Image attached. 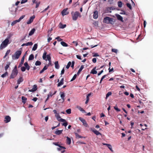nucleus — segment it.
I'll return each mask as SVG.
<instances>
[{
    "label": "nucleus",
    "instance_id": "nucleus-47",
    "mask_svg": "<svg viewBox=\"0 0 153 153\" xmlns=\"http://www.w3.org/2000/svg\"><path fill=\"white\" fill-rule=\"evenodd\" d=\"M9 64H7L6 65L5 67V69L6 71H7V69L9 67V65L10 64V63L9 62Z\"/></svg>",
    "mask_w": 153,
    "mask_h": 153
},
{
    "label": "nucleus",
    "instance_id": "nucleus-9",
    "mask_svg": "<svg viewBox=\"0 0 153 153\" xmlns=\"http://www.w3.org/2000/svg\"><path fill=\"white\" fill-rule=\"evenodd\" d=\"M11 120V117L9 116H6L5 117L4 122L6 123H8L10 122Z\"/></svg>",
    "mask_w": 153,
    "mask_h": 153
},
{
    "label": "nucleus",
    "instance_id": "nucleus-40",
    "mask_svg": "<svg viewBox=\"0 0 153 153\" xmlns=\"http://www.w3.org/2000/svg\"><path fill=\"white\" fill-rule=\"evenodd\" d=\"M71 64V62H69L68 63L67 65L66 66V68L67 69H68L70 67V66Z\"/></svg>",
    "mask_w": 153,
    "mask_h": 153
},
{
    "label": "nucleus",
    "instance_id": "nucleus-50",
    "mask_svg": "<svg viewBox=\"0 0 153 153\" xmlns=\"http://www.w3.org/2000/svg\"><path fill=\"white\" fill-rule=\"evenodd\" d=\"M127 6L131 10L132 9V7L131 4L129 3L126 4Z\"/></svg>",
    "mask_w": 153,
    "mask_h": 153
},
{
    "label": "nucleus",
    "instance_id": "nucleus-45",
    "mask_svg": "<svg viewBox=\"0 0 153 153\" xmlns=\"http://www.w3.org/2000/svg\"><path fill=\"white\" fill-rule=\"evenodd\" d=\"M79 2H78V1H77L74 4H73V7H76L77 5H79Z\"/></svg>",
    "mask_w": 153,
    "mask_h": 153
},
{
    "label": "nucleus",
    "instance_id": "nucleus-52",
    "mask_svg": "<svg viewBox=\"0 0 153 153\" xmlns=\"http://www.w3.org/2000/svg\"><path fill=\"white\" fill-rule=\"evenodd\" d=\"M111 51L117 53V50L115 49H112L111 50Z\"/></svg>",
    "mask_w": 153,
    "mask_h": 153
},
{
    "label": "nucleus",
    "instance_id": "nucleus-42",
    "mask_svg": "<svg viewBox=\"0 0 153 153\" xmlns=\"http://www.w3.org/2000/svg\"><path fill=\"white\" fill-rule=\"evenodd\" d=\"M64 84V82L60 81V82L58 84L57 86L59 87L61 85H63Z\"/></svg>",
    "mask_w": 153,
    "mask_h": 153
},
{
    "label": "nucleus",
    "instance_id": "nucleus-21",
    "mask_svg": "<svg viewBox=\"0 0 153 153\" xmlns=\"http://www.w3.org/2000/svg\"><path fill=\"white\" fill-rule=\"evenodd\" d=\"M84 68V65H82L81 66L80 68L79 69V70H78V72H77V74L78 75H79V74H80L81 72L82 71L83 69Z\"/></svg>",
    "mask_w": 153,
    "mask_h": 153
},
{
    "label": "nucleus",
    "instance_id": "nucleus-32",
    "mask_svg": "<svg viewBox=\"0 0 153 153\" xmlns=\"http://www.w3.org/2000/svg\"><path fill=\"white\" fill-rule=\"evenodd\" d=\"M60 43L64 47H67L68 46V44L64 42H61Z\"/></svg>",
    "mask_w": 153,
    "mask_h": 153
},
{
    "label": "nucleus",
    "instance_id": "nucleus-27",
    "mask_svg": "<svg viewBox=\"0 0 153 153\" xmlns=\"http://www.w3.org/2000/svg\"><path fill=\"white\" fill-rule=\"evenodd\" d=\"M23 80V79L22 77H21L19 78L17 80V83L19 84L21 82H22Z\"/></svg>",
    "mask_w": 153,
    "mask_h": 153
},
{
    "label": "nucleus",
    "instance_id": "nucleus-63",
    "mask_svg": "<svg viewBox=\"0 0 153 153\" xmlns=\"http://www.w3.org/2000/svg\"><path fill=\"white\" fill-rule=\"evenodd\" d=\"M75 63V62L74 61H73L72 62L71 65V67L72 68H73L74 66V64Z\"/></svg>",
    "mask_w": 153,
    "mask_h": 153
},
{
    "label": "nucleus",
    "instance_id": "nucleus-19",
    "mask_svg": "<svg viewBox=\"0 0 153 153\" xmlns=\"http://www.w3.org/2000/svg\"><path fill=\"white\" fill-rule=\"evenodd\" d=\"M37 89V85H34L33 86V88L31 90H29V91L31 92H33L36 91Z\"/></svg>",
    "mask_w": 153,
    "mask_h": 153
},
{
    "label": "nucleus",
    "instance_id": "nucleus-51",
    "mask_svg": "<svg viewBox=\"0 0 153 153\" xmlns=\"http://www.w3.org/2000/svg\"><path fill=\"white\" fill-rule=\"evenodd\" d=\"M107 147L111 152H113V150H112V146L111 145L109 144V146H108Z\"/></svg>",
    "mask_w": 153,
    "mask_h": 153
},
{
    "label": "nucleus",
    "instance_id": "nucleus-33",
    "mask_svg": "<svg viewBox=\"0 0 153 153\" xmlns=\"http://www.w3.org/2000/svg\"><path fill=\"white\" fill-rule=\"evenodd\" d=\"M37 46L38 45L37 44H35L34 45L33 47L32 48V50L35 51L37 48Z\"/></svg>",
    "mask_w": 153,
    "mask_h": 153
},
{
    "label": "nucleus",
    "instance_id": "nucleus-43",
    "mask_svg": "<svg viewBox=\"0 0 153 153\" xmlns=\"http://www.w3.org/2000/svg\"><path fill=\"white\" fill-rule=\"evenodd\" d=\"M8 74V73L7 72H6L5 73H4V74H3L1 76V77L4 78L5 77H6Z\"/></svg>",
    "mask_w": 153,
    "mask_h": 153
},
{
    "label": "nucleus",
    "instance_id": "nucleus-13",
    "mask_svg": "<svg viewBox=\"0 0 153 153\" xmlns=\"http://www.w3.org/2000/svg\"><path fill=\"white\" fill-rule=\"evenodd\" d=\"M91 131L97 135H101V134L95 128H92Z\"/></svg>",
    "mask_w": 153,
    "mask_h": 153
},
{
    "label": "nucleus",
    "instance_id": "nucleus-5",
    "mask_svg": "<svg viewBox=\"0 0 153 153\" xmlns=\"http://www.w3.org/2000/svg\"><path fill=\"white\" fill-rule=\"evenodd\" d=\"M47 52L46 51H45L43 54L42 56V58L43 59L45 60L46 58L47 57L48 60L49 61L51 60V57L50 56V54H48L46 55Z\"/></svg>",
    "mask_w": 153,
    "mask_h": 153
},
{
    "label": "nucleus",
    "instance_id": "nucleus-10",
    "mask_svg": "<svg viewBox=\"0 0 153 153\" xmlns=\"http://www.w3.org/2000/svg\"><path fill=\"white\" fill-rule=\"evenodd\" d=\"M68 8H66L64 9L62 12L61 13L63 16L67 15L68 14V12L67 11Z\"/></svg>",
    "mask_w": 153,
    "mask_h": 153
},
{
    "label": "nucleus",
    "instance_id": "nucleus-48",
    "mask_svg": "<svg viewBox=\"0 0 153 153\" xmlns=\"http://www.w3.org/2000/svg\"><path fill=\"white\" fill-rule=\"evenodd\" d=\"M21 70L22 71L24 72L25 71L26 68H25V67H24V66L22 67V66L21 67Z\"/></svg>",
    "mask_w": 153,
    "mask_h": 153
},
{
    "label": "nucleus",
    "instance_id": "nucleus-38",
    "mask_svg": "<svg viewBox=\"0 0 153 153\" xmlns=\"http://www.w3.org/2000/svg\"><path fill=\"white\" fill-rule=\"evenodd\" d=\"M60 25L59 26V27L61 28H64L66 26V25H62L61 23H60Z\"/></svg>",
    "mask_w": 153,
    "mask_h": 153
},
{
    "label": "nucleus",
    "instance_id": "nucleus-54",
    "mask_svg": "<svg viewBox=\"0 0 153 153\" xmlns=\"http://www.w3.org/2000/svg\"><path fill=\"white\" fill-rule=\"evenodd\" d=\"M65 122L62 123V125L63 126H65V127H66V126L68 125V123L67 122H66H66Z\"/></svg>",
    "mask_w": 153,
    "mask_h": 153
},
{
    "label": "nucleus",
    "instance_id": "nucleus-17",
    "mask_svg": "<svg viewBox=\"0 0 153 153\" xmlns=\"http://www.w3.org/2000/svg\"><path fill=\"white\" fill-rule=\"evenodd\" d=\"M24 65L26 69L28 71L29 70L30 68V66L29 65L27 62H25L24 63Z\"/></svg>",
    "mask_w": 153,
    "mask_h": 153
},
{
    "label": "nucleus",
    "instance_id": "nucleus-37",
    "mask_svg": "<svg viewBox=\"0 0 153 153\" xmlns=\"http://www.w3.org/2000/svg\"><path fill=\"white\" fill-rule=\"evenodd\" d=\"M117 4L118 7H121L122 6V3L121 1H118L117 2Z\"/></svg>",
    "mask_w": 153,
    "mask_h": 153
},
{
    "label": "nucleus",
    "instance_id": "nucleus-57",
    "mask_svg": "<svg viewBox=\"0 0 153 153\" xmlns=\"http://www.w3.org/2000/svg\"><path fill=\"white\" fill-rule=\"evenodd\" d=\"M92 62L94 63H95L97 61V59L96 58H94L92 59Z\"/></svg>",
    "mask_w": 153,
    "mask_h": 153
},
{
    "label": "nucleus",
    "instance_id": "nucleus-64",
    "mask_svg": "<svg viewBox=\"0 0 153 153\" xmlns=\"http://www.w3.org/2000/svg\"><path fill=\"white\" fill-rule=\"evenodd\" d=\"M103 72V70L101 71L98 74V76L100 75Z\"/></svg>",
    "mask_w": 153,
    "mask_h": 153
},
{
    "label": "nucleus",
    "instance_id": "nucleus-34",
    "mask_svg": "<svg viewBox=\"0 0 153 153\" xmlns=\"http://www.w3.org/2000/svg\"><path fill=\"white\" fill-rule=\"evenodd\" d=\"M34 59V55L33 54H31L29 56L28 60H32Z\"/></svg>",
    "mask_w": 153,
    "mask_h": 153
},
{
    "label": "nucleus",
    "instance_id": "nucleus-8",
    "mask_svg": "<svg viewBox=\"0 0 153 153\" xmlns=\"http://www.w3.org/2000/svg\"><path fill=\"white\" fill-rule=\"evenodd\" d=\"M79 119L81 121V122H82V123H83V125L85 127H87L88 126V125L87 123L86 122V121L85 120L83 119V118L79 117Z\"/></svg>",
    "mask_w": 153,
    "mask_h": 153
},
{
    "label": "nucleus",
    "instance_id": "nucleus-35",
    "mask_svg": "<svg viewBox=\"0 0 153 153\" xmlns=\"http://www.w3.org/2000/svg\"><path fill=\"white\" fill-rule=\"evenodd\" d=\"M112 94L111 92L109 91L107 94L106 96L105 99H107V98L109 97V96L111 95Z\"/></svg>",
    "mask_w": 153,
    "mask_h": 153
},
{
    "label": "nucleus",
    "instance_id": "nucleus-14",
    "mask_svg": "<svg viewBox=\"0 0 153 153\" xmlns=\"http://www.w3.org/2000/svg\"><path fill=\"white\" fill-rule=\"evenodd\" d=\"M25 55H24L22 57V59L20 63L19 64L18 67V68H19L21 67L22 66L24 62V59H25Z\"/></svg>",
    "mask_w": 153,
    "mask_h": 153
},
{
    "label": "nucleus",
    "instance_id": "nucleus-36",
    "mask_svg": "<svg viewBox=\"0 0 153 153\" xmlns=\"http://www.w3.org/2000/svg\"><path fill=\"white\" fill-rule=\"evenodd\" d=\"M41 63L40 61H37L36 62L35 65L36 66L40 65H41Z\"/></svg>",
    "mask_w": 153,
    "mask_h": 153
},
{
    "label": "nucleus",
    "instance_id": "nucleus-62",
    "mask_svg": "<svg viewBox=\"0 0 153 153\" xmlns=\"http://www.w3.org/2000/svg\"><path fill=\"white\" fill-rule=\"evenodd\" d=\"M49 63L48 64V65L47 66H48V67L50 65H52V63H51V60H50V61H49Z\"/></svg>",
    "mask_w": 153,
    "mask_h": 153
},
{
    "label": "nucleus",
    "instance_id": "nucleus-24",
    "mask_svg": "<svg viewBox=\"0 0 153 153\" xmlns=\"http://www.w3.org/2000/svg\"><path fill=\"white\" fill-rule=\"evenodd\" d=\"M63 131V130H57L55 132V133L57 135H59L61 134Z\"/></svg>",
    "mask_w": 153,
    "mask_h": 153
},
{
    "label": "nucleus",
    "instance_id": "nucleus-2",
    "mask_svg": "<svg viewBox=\"0 0 153 153\" xmlns=\"http://www.w3.org/2000/svg\"><path fill=\"white\" fill-rule=\"evenodd\" d=\"M71 14L72 19L74 21H76L78 17H81L80 14L78 11H76L75 12L73 11L71 12Z\"/></svg>",
    "mask_w": 153,
    "mask_h": 153
},
{
    "label": "nucleus",
    "instance_id": "nucleus-16",
    "mask_svg": "<svg viewBox=\"0 0 153 153\" xmlns=\"http://www.w3.org/2000/svg\"><path fill=\"white\" fill-rule=\"evenodd\" d=\"M33 44V43L32 42H28L26 43H24L22 44V46H30L32 45Z\"/></svg>",
    "mask_w": 153,
    "mask_h": 153
},
{
    "label": "nucleus",
    "instance_id": "nucleus-59",
    "mask_svg": "<svg viewBox=\"0 0 153 153\" xmlns=\"http://www.w3.org/2000/svg\"><path fill=\"white\" fill-rule=\"evenodd\" d=\"M27 0H22L21 1V3L22 4L23 3H24L26 2H27Z\"/></svg>",
    "mask_w": 153,
    "mask_h": 153
},
{
    "label": "nucleus",
    "instance_id": "nucleus-28",
    "mask_svg": "<svg viewBox=\"0 0 153 153\" xmlns=\"http://www.w3.org/2000/svg\"><path fill=\"white\" fill-rule=\"evenodd\" d=\"M75 134L76 135V138H85V137H82V136L80 135H79V134H78L77 133H75Z\"/></svg>",
    "mask_w": 153,
    "mask_h": 153
},
{
    "label": "nucleus",
    "instance_id": "nucleus-15",
    "mask_svg": "<svg viewBox=\"0 0 153 153\" xmlns=\"http://www.w3.org/2000/svg\"><path fill=\"white\" fill-rule=\"evenodd\" d=\"M98 17V12L95 10L94 12L93 18L94 19H97Z\"/></svg>",
    "mask_w": 153,
    "mask_h": 153
},
{
    "label": "nucleus",
    "instance_id": "nucleus-39",
    "mask_svg": "<svg viewBox=\"0 0 153 153\" xmlns=\"http://www.w3.org/2000/svg\"><path fill=\"white\" fill-rule=\"evenodd\" d=\"M114 108L117 111H120V110L118 108L116 105L114 107Z\"/></svg>",
    "mask_w": 153,
    "mask_h": 153
},
{
    "label": "nucleus",
    "instance_id": "nucleus-49",
    "mask_svg": "<svg viewBox=\"0 0 153 153\" xmlns=\"http://www.w3.org/2000/svg\"><path fill=\"white\" fill-rule=\"evenodd\" d=\"M107 75H105L103 76L101 78L100 82V83H101L103 79L106 77V76H107Z\"/></svg>",
    "mask_w": 153,
    "mask_h": 153
},
{
    "label": "nucleus",
    "instance_id": "nucleus-18",
    "mask_svg": "<svg viewBox=\"0 0 153 153\" xmlns=\"http://www.w3.org/2000/svg\"><path fill=\"white\" fill-rule=\"evenodd\" d=\"M60 94L62 99V102H64L65 100L64 97H65V93L62 92H60Z\"/></svg>",
    "mask_w": 153,
    "mask_h": 153
},
{
    "label": "nucleus",
    "instance_id": "nucleus-29",
    "mask_svg": "<svg viewBox=\"0 0 153 153\" xmlns=\"http://www.w3.org/2000/svg\"><path fill=\"white\" fill-rule=\"evenodd\" d=\"M67 140H66V142L67 144L68 145H70L71 143V140L69 137H67Z\"/></svg>",
    "mask_w": 153,
    "mask_h": 153
},
{
    "label": "nucleus",
    "instance_id": "nucleus-1",
    "mask_svg": "<svg viewBox=\"0 0 153 153\" xmlns=\"http://www.w3.org/2000/svg\"><path fill=\"white\" fill-rule=\"evenodd\" d=\"M103 22H104L106 23H110L112 25H113L114 24L115 21V20H114L112 18L106 16L104 18Z\"/></svg>",
    "mask_w": 153,
    "mask_h": 153
},
{
    "label": "nucleus",
    "instance_id": "nucleus-6",
    "mask_svg": "<svg viewBox=\"0 0 153 153\" xmlns=\"http://www.w3.org/2000/svg\"><path fill=\"white\" fill-rule=\"evenodd\" d=\"M55 117L57 118V120L58 121L61 122H66V120L62 119L61 118V117L59 116V114H55Z\"/></svg>",
    "mask_w": 153,
    "mask_h": 153
},
{
    "label": "nucleus",
    "instance_id": "nucleus-4",
    "mask_svg": "<svg viewBox=\"0 0 153 153\" xmlns=\"http://www.w3.org/2000/svg\"><path fill=\"white\" fill-rule=\"evenodd\" d=\"M22 53V51H17L15 53L14 55H12V57L15 58V59H18Z\"/></svg>",
    "mask_w": 153,
    "mask_h": 153
},
{
    "label": "nucleus",
    "instance_id": "nucleus-56",
    "mask_svg": "<svg viewBox=\"0 0 153 153\" xmlns=\"http://www.w3.org/2000/svg\"><path fill=\"white\" fill-rule=\"evenodd\" d=\"M25 17V15H22V16H21L20 18H19V20L20 21L22 19H23Z\"/></svg>",
    "mask_w": 153,
    "mask_h": 153
},
{
    "label": "nucleus",
    "instance_id": "nucleus-44",
    "mask_svg": "<svg viewBox=\"0 0 153 153\" xmlns=\"http://www.w3.org/2000/svg\"><path fill=\"white\" fill-rule=\"evenodd\" d=\"M66 112L68 114H70L71 113V109H68L66 110Z\"/></svg>",
    "mask_w": 153,
    "mask_h": 153
},
{
    "label": "nucleus",
    "instance_id": "nucleus-7",
    "mask_svg": "<svg viewBox=\"0 0 153 153\" xmlns=\"http://www.w3.org/2000/svg\"><path fill=\"white\" fill-rule=\"evenodd\" d=\"M18 72L12 71L10 78V79H13L15 78L18 74Z\"/></svg>",
    "mask_w": 153,
    "mask_h": 153
},
{
    "label": "nucleus",
    "instance_id": "nucleus-41",
    "mask_svg": "<svg viewBox=\"0 0 153 153\" xmlns=\"http://www.w3.org/2000/svg\"><path fill=\"white\" fill-rule=\"evenodd\" d=\"M77 75V74H75L73 76L71 80V82L74 81V80L75 79Z\"/></svg>",
    "mask_w": 153,
    "mask_h": 153
},
{
    "label": "nucleus",
    "instance_id": "nucleus-11",
    "mask_svg": "<svg viewBox=\"0 0 153 153\" xmlns=\"http://www.w3.org/2000/svg\"><path fill=\"white\" fill-rule=\"evenodd\" d=\"M35 16H33L30 17L29 20L27 22V24H29L31 23L33 21L34 19L35 18Z\"/></svg>",
    "mask_w": 153,
    "mask_h": 153
},
{
    "label": "nucleus",
    "instance_id": "nucleus-61",
    "mask_svg": "<svg viewBox=\"0 0 153 153\" xmlns=\"http://www.w3.org/2000/svg\"><path fill=\"white\" fill-rule=\"evenodd\" d=\"M53 95V94H52V92L51 91L49 92L48 95V96H49V97H51Z\"/></svg>",
    "mask_w": 153,
    "mask_h": 153
},
{
    "label": "nucleus",
    "instance_id": "nucleus-58",
    "mask_svg": "<svg viewBox=\"0 0 153 153\" xmlns=\"http://www.w3.org/2000/svg\"><path fill=\"white\" fill-rule=\"evenodd\" d=\"M13 71H16V72H18V71H17V66H15L14 68V69H13Z\"/></svg>",
    "mask_w": 153,
    "mask_h": 153
},
{
    "label": "nucleus",
    "instance_id": "nucleus-53",
    "mask_svg": "<svg viewBox=\"0 0 153 153\" xmlns=\"http://www.w3.org/2000/svg\"><path fill=\"white\" fill-rule=\"evenodd\" d=\"M55 39H57L59 41H61L62 40V39L60 38L59 36H58L55 38Z\"/></svg>",
    "mask_w": 153,
    "mask_h": 153
},
{
    "label": "nucleus",
    "instance_id": "nucleus-60",
    "mask_svg": "<svg viewBox=\"0 0 153 153\" xmlns=\"http://www.w3.org/2000/svg\"><path fill=\"white\" fill-rule=\"evenodd\" d=\"M10 50H7L5 53V55H6L7 56L10 53Z\"/></svg>",
    "mask_w": 153,
    "mask_h": 153
},
{
    "label": "nucleus",
    "instance_id": "nucleus-23",
    "mask_svg": "<svg viewBox=\"0 0 153 153\" xmlns=\"http://www.w3.org/2000/svg\"><path fill=\"white\" fill-rule=\"evenodd\" d=\"M96 67H95L91 70V73L93 74H96L97 73V71L96 70Z\"/></svg>",
    "mask_w": 153,
    "mask_h": 153
},
{
    "label": "nucleus",
    "instance_id": "nucleus-12",
    "mask_svg": "<svg viewBox=\"0 0 153 153\" xmlns=\"http://www.w3.org/2000/svg\"><path fill=\"white\" fill-rule=\"evenodd\" d=\"M115 15L117 17V19L118 20L122 22H123V18L120 15L118 14H115Z\"/></svg>",
    "mask_w": 153,
    "mask_h": 153
},
{
    "label": "nucleus",
    "instance_id": "nucleus-31",
    "mask_svg": "<svg viewBox=\"0 0 153 153\" xmlns=\"http://www.w3.org/2000/svg\"><path fill=\"white\" fill-rule=\"evenodd\" d=\"M22 102L23 103H26L27 99L24 96H22Z\"/></svg>",
    "mask_w": 153,
    "mask_h": 153
},
{
    "label": "nucleus",
    "instance_id": "nucleus-22",
    "mask_svg": "<svg viewBox=\"0 0 153 153\" xmlns=\"http://www.w3.org/2000/svg\"><path fill=\"white\" fill-rule=\"evenodd\" d=\"M36 30L35 28L32 29L30 31L29 33V36H31L33 35L34 33Z\"/></svg>",
    "mask_w": 153,
    "mask_h": 153
},
{
    "label": "nucleus",
    "instance_id": "nucleus-25",
    "mask_svg": "<svg viewBox=\"0 0 153 153\" xmlns=\"http://www.w3.org/2000/svg\"><path fill=\"white\" fill-rule=\"evenodd\" d=\"M58 143H59L58 142H53V144L55 146H57L59 147L60 148H63L64 149H65V148L60 146L58 144Z\"/></svg>",
    "mask_w": 153,
    "mask_h": 153
},
{
    "label": "nucleus",
    "instance_id": "nucleus-20",
    "mask_svg": "<svg viewBox=\"0 0 153 153\" xmlns=\"http://www.w3.org/2000/svg\"><path fill=\"white\" fill-rule=\"evenodd\" d=\"M76 108L79 109L80 111L82 112V113H86L85 111L81 107L78 105L76 106Z\"/></svg>",
    "mask_w": 153,
    "mask_h": 153
},
{
    "label": "nucleus",
    "instance_id": "nucleus-46",
    "mask_svg": "<svg viewBox=\"0 0 153 153\" xmlns=\"http://www.w3.org/2000/svg\"><path fill=\"white\" fill-rule=\"evenodd\" d=\"M40 3V2L39 1L38 2H36V8H37L39 7Z\"/></svg>",
    "mask_w": 153,
    "mask_h": 153
},
{
    "label": "nucleus",
    "instance_id": "nucleus-30",
    "mask_svg": "<svg viewBox=\"0 0 153 153\" xmlns=\"http://www.w3.org/2000/svg\"><path fill=\"white\" fill-rule=\"evenodd\" d=\"M48 68V66L47 65H45L43 68V69L40 71V74H42L44 72V71L47 70Z\"/></svg>",
    "mask_w": 153,
    "mask_h": 153
},
{
    "label": "nucleus",
    "instance_id": "nucleus-55",
    "mask_svg": "<svg viewBox=\"0 0 153 153\" xmlns=\"http://www.w3.org/2000/svg\"><path fill=\"white\" fill-rule=\"evenodd\" d=\"M64 72H65V69H64V67L62 69V70L61 71V76H62V75L64 73Z\"/></svg>",
    "mask_w": 153,
    "mask_h": 153
},
{
    "label": "nucleus",
    "instance_id": "nucleus-26",
    "mask_svg": "<svg viewBox=\"0 0 153 153\" xmlns=\"http://www.w3.org/2000/svg\"><path fill=\"white\" fill-rule=\"evenodd\" d=\"M55 68L56 69H59V66L58 64V62L57 61H56L54 63Z\"/></svg>",
    "mask_w": 153,
    "mask_h": 153
},
{
    "label": "nucleus",
    "instance_id": "nucleus-3",
    "mask_svg": "<svg viewBox=\"0 0 153 153\" xmlns=\"http://www.w3.org/2000/svg\"><path fill=\"white\" fill-rule=\"evenodd\" d=\"M10 37L7 38L5 39L1 43L0 45V49H2L5 48L9 44V40Z\"/></svg>",
    "mask_w": 153,
    "mask_h": 153
}]
</instances>
